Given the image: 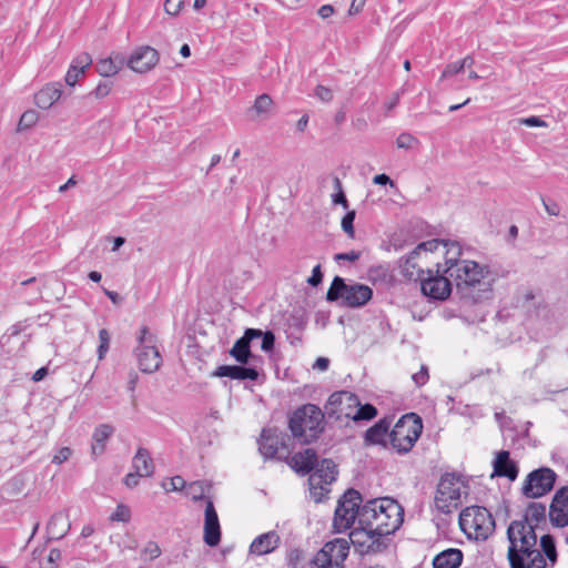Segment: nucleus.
<instances>
[{
	"mask_svg": "<svg viewBox=\"0 0 568 568\" xmlns=\"http://www.w3.org/2000/svg\"><path fill=\"white\" fill-rule=\"evenodd\" d=\"M463 255L460 244L457 242L452 244L448 262L446 267H443V272L450 277L462 297L473 302L488 298L491 292L488 266L465 258Z\"/></svg>",
	"mask_w": 568,
	"mask_h": 568,
	"instance_id": "1",
	"label": "nucleus"
},
{
	"mask_svg": "<svg viewBox=\"0 0 568 568\" xmlns=\"http://www.w3.org/2000/svg\"><path fill=\"white\" fill-rule=\"evenodd\" d=\"M508 560L511 568H545L546 560L537 548L534 525L514 520L507 528Z\"/></svg>",
	"mask_w": 568,
	"mask_h": 568,
	"instance_id": "2",
	"label": "nucleus"
},
{
	"mask_svg": "<svg viewBox=\"0 0 568 568\" xmlns=\"http://www.w3.org/2000/svg\"><path fill=\"white\" fill-rule=\"evenodd\" d=\"M454 241L433 239L419 243L407 256L399 260L402 273L409 280L424 277L435 268L446 267Z\"/></svg>",
	"mask_w": 568,
	"mask_h": 568,
	"instance_id": "3",
	"label": "nucleus"
},
{
	"mask_svg": "<svg viewBox=\"0 0 568 568\" xmlns=\"http://www.w3.org/2000/svg\"><path fill=\"white\" fill-rule=\"evenodd\" d=\"M404 509L393 498H375L367 500L359 513V525H367L377 530V535L394 534L403 524Z\"/></svg>",
	"mask_w": 568,
	"mask_h": 568,
	"instance_id": "4",
	"label": "nucleus"
},
{
	"mask_svg": "<svg viewBox=\"0 0 568 568\" xmlns=\"http://www.w3.org/2000/svg\"><path fill=\"white\" fill-rule=\"evenodd\" d=\"M324 414L314 404L298 407L290 417L288 426L294 438L308 444L318 438L324 430Z\"/></svg>",
	"mask_w": 568,
	"mask_h": 568,
	"instance_id": "5",
	"label": "nucleus"
},
{
	"mask_svg": "<svg viewBox=\"0 0 568 568\" xmlns=\"http://www.w3.org/2000/svg\"><path fill=\"white\" fill-rule=\"evenodd\" d=\"M328 414L336 419L354 422L371 420L377 415V409L371 405H362L358 397L347 390L333 393L328 398Z\"/></svg>",
	"mask_w": 568,
	"mask_h": 568,
	"instance_id": "6",
	"label": "nucleus"
},
{
	"mask_svg": "<svg viewBox=\"0 0 568 568\" xmlns=\"http://www.w3.org/2000/svg\"><path fill=\"white\" fill-rule=\"evenodd\" d=\"M459 526L468 538L475 540H486L496 527L490 511L480 506L465 508L459 515Z\"/></svg>",
	"mask_w": 568,
	"mask_h": 568,
	"instance_id": "7",
	"label": "nucleus"
},
{
	"mask_svg": "<svg viewBox=\"0 0 568 568\" xmlns=\"http://www.w3.org/2000/svg\"><path fill=\"white\" fill-rule=\"evenodd\" d=\"M373 295L369 286L358 283L346 284L345 281L336 276L326 294L329 302L339 301L342 306L361 307L365 305Z\"/></svg>",
	"mask_w": 568,
	"mask_h": 568,
	"instance_id": "8",
	"label": "nucleus"
},
{
	"mask_svg": "<svg viewBox=\"0 0 568 568\" xmlns=\"http://www.w3.org/2000/svg\"><path fill=\"white\" fill-rule=\"evenodd\" d=\"M423 430V423L419 416L414 413L404 415L393 427L389 439L392 446L398 453H408Z\"/></svg>",
	"mask_w": 568,
	"mask_h": 568,
	"instance_id": "9",
	"label": "nucleus"
},
{
	"mask_svg": "<svg viewBox=\"0 0 568 568\" xmlns=\"http://www.w3.org/2000/svg\"><path fill=\"white\" fill-rule=\"evenodd\" d=\"M464 483L454 474H445L440 477L435 494L434 504L437 510L443 514H450L462 503Z\"/></svg>",
	"mask_w": 568,
	"mask_h": 568,
	"instance_id": "10",
	"label": "nucleus"
},
{
	"mask_svg": "<svg viewBox=\"0 0 568 568\" xmlns=\"http://www.w3.org/2000/svg\"><path fill=\"white\" fill-rule=\"evenodd\" d=\"M138 342L134 352L140 371L145 374L155 373L162 365V356L156 346V336L143 326L140 329Z\"/></svg>",
	"mask_w": 568,
	"mask_h": 568,
	"instance_id": "11",
	"label": "nucleus"
},
{
	"mask_svg": "<svg viewBox=\"0 0 568 568\" xmlns=\"http://www.w3.org/2000/svg\"><path fill=\"white\" fill-rule=\"evenodd\" d=\"M362 495L355 489H348L338 501L334 515V528L341 532L355 523L359 525V513L362 511Z\"/></svg>",
	"mask_w": 568,
	"mask_h": 568,
	"instance_id": "12",
	"label": "nucleus"
},
{
	"mask_svg": "<svg viewBox=\"0 0 568 568\" xmlns=\"http://www.w3.org/2000/svg\"><path fill=\"white\" fill-rule=\"evenodd\" d=\"M349 545L344 538L328 541L314 556L312 568H344L343 562L348 556Z\"/></svg>",
	"mask_w": 568,
	"mask_h": 568,
	"instance_id": "13",
	"label": "nucleus"
},
{
	"mask_svg": "<svg viewBox=\"0 0 568 568\" xmlns=\"http://www.w3.org/2000/svg\"><path fill=\"white\" fill-rule=\"evenodd\" d=\"M349 539L354 548L361 555L377 554L386 548L383 535H377V530L367 525H358L351 534Z\"/></svg>",
	"mask_w": 568,
	"mask_h": 568,
	"instance_id": "14",
	"label": "nucleus"
},
{
	"mask_svg": "<svg viewBox=\"0 0 568 568\" xmlns=\"http://www.w3.org/2000/svg\"><path fill=\"white\" fill-rule=\"evenodd\" d=\"M336 465L331 459H323L317 463L314 471L308 478L310 490L316 501L328 493L327 487L336 479Z\"/></svg>",
	"mask_w": 568,
	"mask_h": 568,
	"instance_id": "15",
	"label": "nucleus"
},
{
	"mask_svg": "<svg viewBox=\"0 0 568 568\" xmlns=\"http://www.w3.org/2000/svg\"><path fill=\"white\" fill-rule=\"evenodd\" d=\"M556 478V473L550 468L542 467L532 470L524 483L523 495L527 498L542 497L552 489Z\"/></svg>",
	"mask_w": 568,
	"mask_h": 568,
	"instance_id": "16",
	"label": "nucleus"
},
{
	"mask_svg": "<svg viewBox=\"0 0 568 568\" xmlns=\"http://www.w3.org/2000/svg\"><path fill=\"white\" fill-rule=\"evenodd\" d=\"M416 281L420 282L423 294L433 300L444 301L452 293L453 281L443 272V267L435 268L430 274H425Z\"/></svg>",
	"mask_w": 568,
	"mask_h": 568,
	"instance_id": "17",
	"label": "nucleus"
},
{
	"mask_svg": "<svg viewBox=\"0 0 568 568\" xmlns=\"http://www.w3.org/2000/svg\"><path fill=\"white\" fill-rule=\"evenodd\" d=\"M160 60L159 52L149 45L135 49L128 60V67L136 73H146L152 70Z\"/></svg>",
	"mask_w": 568,
	"mask_h": 568,
	"instance_id": "18",
	"label": "nucleus"
},
{
	"mask_svg": "<svg viewBox=\"0 0 568 568\" xmlns=\"http://www.w3.org/2000/svg\"><path fill=\"white\" fill-rule=\"evenodd\" d=\"M203 540L210 547H215L221 541V526L213 501L205 499Z\"/></svg>",
	"mask_w": 568,
	"mask_h": 568,
	"instance_id": "19",
	"label": "nucleus"
},
{
	"mask_svg": "<svg viewBox=\"0 0 568 568\" xmlns=\"http://www.w3.org/2000/svg\"><path fill=\"white\" fill-rule=\"evenodd\" d=\"M549 519L555 527L568 526V486L561 487L555 493L549 506Z\"/></svg>",
	"mask_w": 568,
	"mask_h": 568,
	"instance_id": "20",
	"label": "nucleus"
},
{
	"mask_svg": "<svg viewBox=\"0 0 568 568\" xmlns=\"http://www.w3.org/2000/svg\"><path fill=\"white\" fill-rule=\"evenodd\" d=\"M261 329L246 328L244 335L239 338L230 349V355L240 364H247L252 356L250 344L253 339L260 338Z\"/></svg>",
	"mask_w": 568,
	"mask_h": 568,
	"instance_id": "21",
	"label": "nucleus"
},
{
	"mask_svg": "<svg viewBox=\"0 0 568 568\" xmlns=\"http://www.w3.org/2000/svg\"><path fill=\"white\" fill-rule=\"evenodd\" d=\"M281 542L278 534L274 530L262 534L253 539L250 552L256 556L267 555L274 551Z\"/></svg>",
	"mask_w": 568,
	"mask_h": 568,
	"instance_id": "22",
	"label": "nucleus"
},
{
	"mask_svg": "<svg viewBox=\"0 0 568 568\" xmlns=\"http://www.w3.org/2000/svg\"><path fill=\"white\" fill-rule=\"evenodd\" d=\"M493 466V476L506 477L511 481L518 476V467L515 462L510 460L509 452L507 450H500L497 453Z\"/></svg>",
	"mask_w": 568,
	"mask_h": 568,
	"instance_id": "23",
	"label": "nucleus"
},
{
	"mask_svg": "<svg viewBox=\"0 0 568 568\" xmlns=\"http://www.w3.org/2000/svg\"><path fill=\"white\" fill-rule=\"evenodd\" d=\"M290 466L301 475H306L313 470L317 464V455L314 449L306 448L291 457Z\"/></svg>",
	"mask_w": 568,
	"mask_h": 568,
	"instance_id": "24",
	"label": "nucleus"
},
{
	"mask_svg": "<svg viewBox=\"0 0 568 568\" xmlns=\"http://www.w3.org/2000/svg\"><path fill=\"white\" fill-rule=\"evenodd\" d=\"M213 376L216 377H230L232 379H250V381H256L258 377V373L255 368L252 367H244V366H237V365H222L219 366L215 372L213 373Z\"/></svg>",
	"mask_w": 568,
	"mask_h": 568,
	"instance_id": "25",
	"label": "nucleus"
},
{
	"mask_svg": "<svg viewBox=\"0 0 568 568\" xmlns=\"http://www.w3.org/2000/svg\"><path fill=\"white\" fill-rule=\"evenodd\" d=\"M274 110L273 99L264 93L258 95L253 105L246 111V115L251 121H258L267 118Z\"/></svg>",
	"mask_w": 568,
	"mask_h": 568,
	"instance_id": "26",
	"label": "nucleus"
},
{
	"mask_svg": "<svg viewBox=\"0 0 568 568\" xmlns=\"http://www.w3.org/2000/svg\"><path fill=\"white\" fill-rule=\"evenodd\" d=\"M61 93L60 83L47 84L36 93L34 102L40 109L48 110L61 98Z\"/></svg>",
	"mask_w": 568,
	"mask_h": 568,
	"instance_id": "27",
	"label": "nucleus"
},
{
	"mask_svg": "<svg viewBox=\"0 0 568 568\" xmlns=\"http://www.w3.org/2000/svg\"><path fill=\"white\" fill-rule=\"evenodd\" d=\"M70 527L71 524L68 515L59 511L50 518L47 530L51 539H60L67 535Z\"/></svg>",
	"mask_w": 568,
	"mask_h": 568,
	"instance_id": "28",
	"label": "nucleus"
},
{
	"mask_svg": "<svg viewBox=\"0 0 568 568\" xmlns=\"http://www.w3.org/2000/svg\"><path fill=\"white\" fill-rule=\"evenodd\" d=\"M114 427L109 424H101L95 427L92 435L91 450L94 456L101 455L105 449V443L113 435Z\"/></svg>",
	"mask_w": 568,
	"mask_h": 568,
	"instance_id": "29",
	"label": "nucleus"
},
{
	"mask_svg": "<svg viewBox=\"0 0 568 568\" xmlns=\"http://www.w3.org/2000/svg\"><path fill=\"white\" fill-rule=\"evenodd\" d=\"M463 561V552L459 549L449 548L438 554L434 560V568H458Z\"/></svg>",
	"mask_w": 568,
	"mask_h": 568,
	"instance_id": "30",
	"label": "nucleus"
},
{
	"mask_svg": "<svg viewBox=\"0 0 568 568\" xmlns=\"http://www.w3.org/2000/svg\"><path fill=\"white\" fill-rule=\"evenodd\" d=\"M124 63H125V58L122 54L116 53L112 57L101 59L97 63L95 68L100 75L112 77V75H115L122 69Z\"/></svg>",
	"mask_w": 568,
	"mask_h": 568,
	"instance_id": "31",
	"label": "nucleus"
},
{
	"mask_svg": "<svg viewBox=\"0 0 568 568\" xmlns=\"http://www.w3.org/2000/svg\"><path fill=\"white\" fill-rule=\"evenodd\" d=\"M133 469L140 476L149 477L154 471V464L145 448H139L132 460Z\"/></svg>",
	"mask_w": 568,
	"mask_h": 568,
	"instance_id": "32",
	"label": "nucleus"
},
{
	"mask_svg": "<svg viewBox=\"0 0 568 568\" xmlns=\"http://www.w3.org/2000/svg\"><path fill=\"white\" fill-rule=\"evenodd\" d=\"M546 520V507L541 503H530L527 507L524 518L519 521H527L529 525L535 526V530L537 529L540 523Z\"/></svg>",
	"mask_w": 568,
	"mask_h": 568,
	"instance_id": "33",
	"label": "nucleus"
},
{
	"mask_svg": "<svg viewBox=\"0 0 568 568\" xmlns=\"http://www.w3.org/2000/svg\"><path fill=\"white\" fill-rule=\"evenodd\" d=\"M280 445V439L276 436H268L265 432L262 433L258 449L264 458H274Z\"/></svg>",
	"mask_w": 568,
	"mask_h": 568,
	"instance_id": "34",
	"label": "nucleus"
},
{
	"mask_svg": "<svg viewBox=\"0 0 568 568\" xmlns=\"http://www.w3.org/2000/svg\"><path fill=\"white\" fill-rule=\"evenodd\" d=\"M388 428L389 423L386 419H382L366 432L365 439L372 444L382 443L387 435Z\"/></svg>",
	"mask_w": 568,
	"mask_h": 568,
	"instance_id": "35",
	"label": "nucleus"
},
{
	"mask_svg": "<svg viewBox=\"0 0 568 568\" xmlns=\"http://www.w3.org/2000/svg\"><path fill=\"white\" fill-rule=\"evenodd\" d=\"M540 547L550 564L554 565L557 560V550L554 538L550 535H542L540 537Z\"/></svg>",
	"mask_w": 568,
	"mask_h": 568,
	"instance_id": "36",
	"label": "nucleus"
},
{
	"mask_svg": "<svg viewBox=\"0 0 568 568\" xmlns=\"http://www.w3.org/2000/svg\"><path fill=\"white\" fill-rule=\"evenodd\" d=\"M418 143V139L407 132L400 133L396 139V145L398 149L409 150L415 148Z\"/></svg>",
	"mask_w": 568,
	"mask_h": 568,
	"instance_id": "37",
	"label": "nucleus"
},
{
	"mask_svg": "<svg viewBox=\"0 0 568 568\" xmlns=\"http://www.w3.org/2000/svg\"><path fill=\"white\" fill-rule=\"evenodd\" d=\"M99 341L100 345L98 347V358L99 361H102L106 352L109 351L110 345V333L108 332V329L102 328L99 331Z\"/></svg>",
	"mask_w": 568,
	"mask_h": 568,
	"instance_id": "38",
	"label": "nucleus"
},
{
	"mask_svg": "<svg viewBox=\"0 0 568 568\" xmlns=\"http://www.w3.org/2000/svg\"><path fill=\"white\" fill-rule=\"evenodd\" d=\"M161 555L160 546L154 541H149L143 550L141 551V556L144 560H153Z\"/></svg>",
	"mask_w": 568,
	"mask_h": 568,
	"instance_id": "39",
	"label": "nucleus"
},
{
	"mask_svg": "<svg viewBox=\"0 0 568 568\" xmlns=\"http://www.w3.org/2000/svg\"><path fill=\"white\" fill-rule=\"evenodd\" d=\"M334 187L336 190V193L333 195V203L342 204L345 209H347L348 202L343 192L342 182L337 176L334 178Z\"/></svg>",
	"mask_w": 568,
	"mask_h": 568,
	"instance_id": "40",
	"label": "nucleus"
},
{
	"mask_svg": "<svg viewBox=\"0 0 568 568\" xmlns=\"http://www.w3.org/2000/svg\"><path fill=\"white\" fill-rule=\"evenodd\" d=\"M354 220H355V211L347 212L344 215V217L342 219V229L352 239L354 237V234H355L354 226H353Z\"/></svg>",
	"mask_w": 568,
	"mask_h": 568,
	"instance_id": "41",
	"label": "nucleus"
},
{
	"mask_svg": "<svg viewBox=\"0 0 568 568\" xmlns=\"http://www.w3.org/2000/svg\"><path fill=\"white\" fill-rule=\"evenodd\" d=\"M131 513L129 507L119 505L115 511L111 515L110 519L113 521L128 523L130 520Z\"/></svg>",
	"mask_w": 568,
	"mask_h": 568,
	"instance_id": "42",
	"label": "nucleus"
},
{
	"mask_svg": "<svg viewBox=\"0 0 568 568\" xmlns=\"http://www.w3.org/2000/svg\"><path fill=\"white\" fill-rule=\"evenodd\" d=\"M38 120V115L34 111L24 112L19 121V129L24 130L31 128Z\"/></svg>",
	"mask_w": 568,
	"mask_h": 568,
	"instance_id": "43",
	"label": "nucleus"
},
{
	"mask_svg": "<svg viewBox=\"0 0 568 568\" xmlns=\"http://www.w3.org/2000/svg\"><path fill=\"white\" fill-rule=\"evenodd\" d=\"M84 74V71L79 69L77 65L71 64L67 74L65 82L68 85L73 87L78 82V79Z\"/></svg>",
	"mask_w": 568,
	"mask_h": 568,
	"instance_id": "44",
	"label": "nucleus"
},
{
	"mask_svg": "<svg viewBox=\"0 0 568 568\" xmlns=\"http://www.w3.org/2000/svg\"><path fill=\"white\" fill-rule=\"evenodd\" d=\"M262 344L261 348L264 352H271L274 348L275 336L271 331L262 332L261 334Z\"/></svg>",
	"mask_w": 568,
	"mask_h": 568,
	"instance_id": "45",
	"label": "nucleus"
},
{
	"mask_svg": "<svg viewBox=\"0 0 568 568\" xmlns=\"http://www.w3.org/2000/svg\"><path fill=\"white\" fill-rule=\"evenodd\" d=\"M72 455V450L70 447L60 448L52 457V463L55 465H61L67 462Z\"/></svg>",
	"mask_w": 568,
	"mask_h": 568,
	"instance_id": "46",
	"label": "nucleus"
},
{
	"mask_svg": "<svg viewBox=\"0 0 568 568\" xmlns=\"http://www.w3.org/2000/svg\"><path fill=\"white\" fill-rule=\"evenodd\" d=\"M183 7L182 0H165L164 10L170 16H176L180 13Z\"/></svg>",
	"mask_w": 568,
	"mask_h": 568,
	"instance_id": "47",
	"label": "nucleus"
},
{
	"mask_svg": "<svg viewBox=\"0 0 568 568\" xmlns=\"http://www.w3.org/2000/svg\"><path fill=\"white\" fill-rule=\"evenodd\" d=\"M519 122L529 128H535V126L536 128H547L548 126L547 122H545L539 116H535V115H531L528 118H521V119H519Z\"/></svg>",
	"mask_w": 568,
	"mask_h": 568,
	"instance_id": "48",
	"label": "nucleus"
},
{
	"mask_svg": "<svg viewBox=\"0 0 568 568\" xmlns=\"http://www.w3.org/2000/svg\"><path fill=\"white\" fill-rule=\"evenodd\" d=\"M315 97L323 102L333 100V91L324 85H317L314 91Z\"/></svg>",
	"mask_w": 568,
	"mask_h": 568,
	"instance_id": "49",
	"label": "nucleus"
},
{
	"mask_svg": "<svg viewBox=\"0 0 568 568\" xmlns=\"http://www.w3.org/2000/svg\"><path fill=\"white\" fill-rule=\"evenodd\" d=\"M92 63V59L90 54L83 52L79 54L71 64L77 65L79 69L83 70L85 72V69L89 68Z\"/></svg>",
	"mask_w": 568,
	"mask_h": 568,
	"instance_id": "50",
	"label": "nucleus"
},
{
	"mask_svg": "<svg viewBox=\"0 0 568 568\" xmlns=\"http://www.w3.org/2000/svg\"><path fill=\"white\" fill-rule=\"evenodd\" d=\"M61 552L58 549H51L47 557V560L42 562V568H57L55 562L60 560Z\"/></svg>",
	"mask_w": 568,
	"mask_h": 568,
	"instance_id": "51",
	"label": "nucleus"
},
{
	"mask_svg": "<svg viewBox=\"0 0 568 568\" xmlns=\"http://www.w3.org/2000/svg\"><path fill=\"white\" fill-rule=\"evenodd\" d=\"M413 381L417 386H423L428 381V371L425 366H422L420 371L413 374L412 376Z\"/></svg>",
	"mask_w": 568,
	"mask_h": 568,
	"instance_id": "52",
	"label": "nucleus"
},
{
	"mask_svg": "<svg viewBox=\"0 0 568 568\" xmlns=\"http://www.w3.org/2000/svg\"><path fill=\"white\" fill-rule=\"evenodd\" d=\"M463 70H464L463 64H460L459 61L449 63L446 65L445 70L443 71L442 79L457 74Z\"/></svg>",
	"mask_w": 568,
	"mask_h": 568,
	"instance_id": "53",
	"label": "nucleus"
},
{
	"mask_svg": "<svg viewBox=\"0 0 568 568\" xmlns=\"http://www.w3.org/2000/svg\"><path fill=\"white\" fill-rule=\"evenodd\" d=\"M110 91H111V83L101 82L94 89L92 94H94L97 99H102V98L106 97L110 93Z\"/></svg>",
	"mask_w": 568,
	"mask_h": 568,
	"instance_id": "54",
	"label": "nucleus"
},
{
	"mask_svg": "<svg viewBox=\"0 0 568 568\" xmlns=\"http://www.w3.org/2000/svg\"><path fill=\"white\" fill-rule=\"evenodd\" d=\"M185 486V481L181 476H175L170 479V487L166 486V484H163V487L166 490H181Z\"/></svg>",
	"mask_w": 568,
	"mask_h": 568,
	"instance_id": "55",
	"label": "nucleus"
},
{
	"mask_svg": "<svg viewBox=\"0 0 568 568\" xmlns=\"http://www.w3.org/2000/svg\"><path fill=\"white\" fill-rule=\"evenodd\" d=\"M323 278V274L321 272V265H316L313 271L312 275L308 277L307 283L312 286H317Z\"/></svg>",
	"mask_w": 568,
	"mask_h": 568,
	"instance_id": "56",
	"label": "nucleus"
},
{
	"mask_svg": "<svg viewBox=\"0 0 568 568\" xmlns=\"http://www.w3.org/2000/svg\"><path fill=\"white\" fill-rule=\"evenodd\" d=\"M361 256V253L359 252H355V251H351V252H346V253H338L335 255V260L336 261H348V262H355Z\"/></svg>",
	"mask_w": 568,
	"mask_h": 568,
	"instance_id": "57",
	"label": "nucleus"
},
{
	"mask_svg": "<svg viewBox=\"0 0 568 568\" xmlns=\"http://www.w3.org/2000/svg\"><path fill=\"white\" fill-rule=\"evenodd\" d=\"M140 477L141 476L138 475V473L135 470H134V473L128 474L124 478L125 486H128L129 488H133V487L138 486Z\"/></svg>",
	"mask_w": 568,
	"mask_h": 568,
	"instance_id": "58",
	"label": "nucleus"
},
{
	"mask_svg": "<svg viewBox=\"0 0 568 568\" xmlns=\"http://www.w3.org/2000/svg\"><path fill=\"white\" fill-rule=\"evenodd\" d=\"M544 206L549 215L558 216L560 213V206L556 202L547 203L544 201Z\"/></svg>",
	"mask_w": 568,
	"mask_h": 568,
	"instance_id": "59",
	"label": "nucleus"
},
{
	"mask_svg": "<svg viewBox=\"0 0 568 568\" xmlns=\"http://www.w3.org/2000/svg\"><path fill=\"white\" fill-rule=\"evenodd\" d=\"M190 490L191 493L193 494V499L194 500H197V499H203V489H202V486L199 484V483H193L191 486H190ZM206 498H204L205 500Z\"/></svg>",
	"mask_w": 568,
	"mask_h": 568,
	"instance_id": "60",
	"label": "nucleus"
},
{
	"mask_svg": "<svg viewBox=\"0 0 568 568\" xmlns=\"http://www.w3.org/2000/svg\"><path fill=\"white\" fill-rule=\"evenodd\" d=\"M373 182L378 185L390 184L394 186V182L386 174H377L374 176Z\"/></svg>",
	"mask_w": 568,
	"mask_h": 568,
	"instance_id": "61",
	"label": "nucleus"
},
{
	"mask_svg": "<svg viewBox=\"0 0 568 568\" xmlns=\"http://www.w3.org/2000/svg\"><path fill=\"white\" fill-rule=\"evenodd\" d=\"M317 13L321 18L327 19L334 13V8L331 4H324L318 9Z\"/></svg>",
	"mask_w": 568,
	"mask_h": 568,
	"instance_id": "62",
	"label": "nucleus"
},
{
	"mask_svg": "<svg viewBox=\"0 0 568 568\" xmlns=\"http://www.w3.org/2000/svg\"><path fill=\"white\" fill-rule=\"evenodd\" d=\"M365 2H366V0H353L351 8H349V12L351 13L359 12L364 8Z\"/></svg>",
	"mask_w": 568,
	"mask_h": 568,
	"instance_id": "63",
	"label": "nucleus"
},
{
	"mask_svg": "<svg viewBox=\"0 0 568 568\" xmlns=\"http://www.w3.org/2000/svg\"><path fill=\"white\" fill-rule=\"evenodd\" d=\"M47 375H48V368L47 367H41V368H39L38 371L34 372V374L32 375V381L33 382H40Z\"/></svg>",
	"mask_w": 568,
	"mask_h": 568,
	"instance_id": "64",
	"label": "nucleus"
}]
</instances>
